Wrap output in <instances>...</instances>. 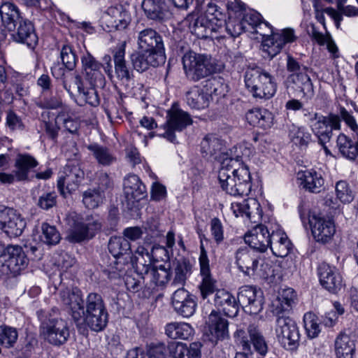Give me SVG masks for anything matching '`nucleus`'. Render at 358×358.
<instances>
[{"instance_id": "1", "label": "nucleus", "mask_w": 358, "mask_h": 358, "mask_svg": "<svg viewBox=\"0 0 358 358\" xmlns=\"http://www.w3.org/2000/svg\"><path fill=\"white\" fill-rule=\"evenodd\" d=\"M59 299L80 334L87 336L89 330L100 332L107 327L109 314L101 294L90 292L84 300L78 287L66 288L59 292Z\"/></svg>"}, {"instance_id": "2", "label": "nucleus", "mask_w": 358, "mask_h": 358, "mask_svg": "<svg viewBox=\"0 0 358 358\" xmlns=\"http://www.w3.org/2000/svg\"><path fill=\"white\" fill-rule=\"evenodd\" d=\"M244 25L250 26L253 32L263 37L264 48L271 58H273L278 54L287 43H293L296 36L292 29L287 28L280 32L273 31V27L264 20H262L259 13L254 12L244 15L243 20Z\"/></svg>"}, {"instance_id": "3", "label": "nucleus", "mask_w": 358, "mask_h": 358, "mask_svg": "<svg viewBox=\"0 0 358 358\" xmlns=\"http://www.w3.org/2000/svg\"><path fill=\"white\" fill-rule=\"evenodd\" d=\"M310 121L313 122L310 127L314 134L317 137L318 142L329 143L332 136L334 130H341V120L355 133L358 134V124L354 116L344 107H341L339 115L330 113L328 115H323L317 113L309 114Z\"/></svg>"}, {"instance_id": "4", "label": "nucleus", "mask_w": 358, "mask_h": 358, "mask_svg": "<svg viewBox=\"0 0 358 358\" xmlns=\"http://www.w3.org/2000/svg\"><path fill=\"white\" fill-rule=\"evenodd\" d=\"M286 69L290 73L284 81L288 95L300 96L306 101L311 100L315 96V90L312 80L307 73L308 68L288 55Z\"/></svg>"}, {"instance_id": "5", "label": "nucleus", "mask_w": 358, "mask_h": 358, "mask_svg": "<svg viewBox=\"0 0 358 358\" xmlns=\"http://www.w3.org/2000/svg\"><path fill=\"white\" fill-rule=\"evenodd\" d=\"M41 322L40 334L49 344L59 347L65 344L70 337L68 322L58 317V310L52 308V313L43 310L37 312Z\"/></svg>"}, {"instance_id": "6", "label": "nucleus", "mask_w": 358, "mask_h": 358, "mask_svg": "<svg viewBox=\"0 0 358 358\" xmlns=\"http://www.w3.org/2000/svg\"><path fill=\"white\" fill-rule=\"evenodd\" d=\"M182 61L187 78L194 82L220 73L224 69V64L211 55L193 51L186 52Z\"/></svg>"}, {"instance_id": "7", "label": "nucleus", "mask_w": 358, "mask_h": 358, "mask_svg": "<svg viewBox=\"0 0 358 358\" xmlns=\"http://www.w3.org/2000/svg\"><path fill=\"white\" fill-rule=\"evenodd\" d=\"M234 337L236 345L243 350L236 352L234 358H252V346L254 350L262 356H264L268 352L266 339L259 325L255 323L250 324L246 331L238 329Z\"/></svg>"}, {"instance_id": "8", "label": "nucleus", "mask_w": 358, "mask_h": 358, "mask_svg": "<svg viewBox=\"0 0 358 358\" xmlns=\"http://www.w3.org/2000/svg\"><path fill=\"white\" fill-rule=\"evenodd\" d=\"M244 78L246 88L255 98L269 99L276 92L274 77L260 67L248 68Z\"/></svg>"}, {"instance_id": "9", "label": "nucleus", "mask_w": 358, "mask_h": 358, "mask_svg": "<svg viewBox=\"0 0 358 358\" xmlns=\"http://www.w3.org/2000/svg\"><path fill=\"white\" fill-rule=\"evenodd\" d=\"M298 210L301 222L305 224L307 218L302 203L299 206ZM308 221L313 236L317 242L327 243L331 241L336 233V227L332 218L321 213H309Z\"/></svg>"}, {"instance_id": "10", "label": "nucleus", "mask_w": 358, "mask_h": 358, "mask_svg": "<svg viewBox=\"0 0 358 358\" xmlns=\"http://www.w3.org/2000/svg\"><path fill=\"white\" fill-rule=\"evenodd\" d=\"M38 165V161L33 156L29 154H19L15 158L12 173H0V181L8 184L29 181L34 178V169Z\"/></svg>"}, {"instance_id": "11", "label": "nucleus", "mask_w": 358, "mask_h": 358, "mask_svg": "<svg viewBox=\"0 0 358 358\" xmlns=\"http://www.w3.org/2000/svg\"><path fill=\"white\" fill-rule=\"evenodd\" d=\"M192 122V119L189 113L173 104L167 111L166 122L159 129V130L162 129L164 132L163 134H159V135L171 143H176L175 132L182 131L187 126L191 125Z\"/></svg>"}, {"instance_id": "12", "label": "nucleus", "mask_w": 358, "mask_h": 358, "mask_svg": "<svg viewBox=\"0 0 358 358\" xmlns=\"http://www.w3.org/2000/svg\"><path fill=\"white\" fill-rule=\"evenodd\" d=\"M67 238L71 243H80L85 240L92 238L98 231L101 229V224L93 219H84L77 215L69 218Z\"/></svg>"}, {"instance_id": "13", "label": "nucleus", "mask_w": 358, "mask_h": 358, "mask_svg": "<svg viewBox=\"0 0 358 358\" xmlns=\"http://www.w3.org/2000/svg\"><path fill=\"white\" fill-rule=\"evenodd\" d=\"M275 334L278 342L287 350H296L300 334L296 322L289 316H275Z\"/></svg>"}, {"instance_id": "14", "label": "nucleus", "mask_w": 358, "mask_h": 358, "mask_svg": "<svg viewBox=\"0 0 358 358\" xmlns=\"http://www.w3.org/2000/svg\"><path fill=\"white\" fill-rule=\"evenodd\" d=\"M238 163L237 159L230 158L224 160L218 173V180L222 189L227 194L234 196H248L251 191L249 186L237 181L231 173L229 167L234 168Z\"/></svg>"}, {"instance_id": "15", "label": "nucleus", "mask_w": 358, "mask_h": 358, "mask_svg": "<svg viewBox=\"0 0 358 358\" xmlns=\"http://www.w3.org/2000/svg\"><path fill=\"white\" fill-rule=\"evenodd\" d=\"M136 272L141 276L143 283L152 289L164 287L171 278L170 268H166L163 265L153 266L150 263H143L141 259L136 266Z\"/></svg>"}, {"instance_id": "16", "label": "nucleus", "mask_w": 358, "mask_h": 358, "mask_svg": "<svg viewBox=\"0 0 358 358\" xmlns=\"http://www.w3.org/2000/svg\"><path fill=\"white\" fill-rule=\"evenodd\" d=\"M26 225L25 219L16 210L0 206V229L8 236H21Z\"/></svg>"}, {"instance_id": "17", "label": "nucleus", "mask_w": 358, "mask_h": 358, "mask_svg": "<svg viewBox=\"0 0 358 358\" xmlns=\"http://www.w3.org/2000/svg\"><path fill=\"white\" fill-rule=\"evenodd\" d=\"M84 171L77 162H69L64 168L63 175L57 181V188L62 196L76 191L84 178Z\"/></svg>"}, {"instance_id": "18", "label": "nucleus", "mask_w": 358, "mask_h": 358, "mask_svg": "<svg viewBox=\"0 0 358 358\" xmlns=\"http://www.w3.org/2000/svg\"><path fill=\"white\" fill-rule=\"evenodd\" d=\"M236 301L245 313L257 315L263 310L264 299L260 289L245 285L239 288Z\"/></svg>"}, {"instance_id": "19", "label": "nucleus", "mask_w": 358, "mask_h": 358, "mask_svg": "<svg viewBox=\"0 0 358 358\" xmlns=\"http://www.w3.org/2000/svg\"><path fill=\"white\" fill-rule=\"evenodd\" d=\"M200 254L199 263L200 267V274L202 277L201 282L199 285L201 296L203 299H206L210 294L216 292V280L211 275L209 259L206 250L204 248L202 241L200 243Z\"/></svg>"}, {"instance_id": "20", "label": "nucleus", "mask_w": 358, "mask_h": 358, "mask_svg": "<svg viewBox=\"0 0 358 358\" xmlns=\"http://www.w3.org/2000/svg\"><path fill=\"white\" fill-rule=\"evenodd\" d=\"M138 49L166 60L165 50L162 36L155 29L147 28L138 33Z\"/></svg>"}, {"instance_id": "21", "label": "nucleus", "mask_w": 358, "mask_h": 358, "mask_svg": "<svg viewBox=\"0 0 358 358\" xmlns=\"http://www.w3.org/2000/svg\"><path fill=\"white\" fill-rule=\"evenodd\" d=\"M3 266L13 275L19 274L28 265L29 259L23 248L19 245H8L1 255Z\"/></svg>"}, {"instance_id": "22", "label": "nucleus", "mask_w": 358, "mask_h": 358, "mask_svg": "<svg viewBox=\"0 0 358 358\" xmlns=\"http://www.w3.org/2000/svg\"><path fill=\"white\" fill-rule=\"evenodd\" d=\"M171 304L176 313L188 318L192 316L196 309V298L184 287H179L171 296Z\"/></svg>"}, {"instance_id": "23", "label": "nucleus", "mask_w": 358, "mask_h": 358, "mask_svg": "<svg viewBox=\"0 0 358 358\" xmlns=\"http://www.w3.org/2000/svg\"><path fill=\"white\" fill-rule=\"evenodd\" d=\"M82 72L90 85L103 87L106 85L104 75L101 72V63L97 61L90 52L81 57Z\"/></svg>"}, {"instance_id": "24", "label": "nucleus", "mask_w": 358, "mask_h": 358, "mask_svg": "<svg viewBox=\"0 0 358 358\" xmlns=\"http://www.w3.org/2000/svg\"><path fill=\"white\" fill-rule=\"evenodd\" d=\"M244 240L252 249L264 252L271 243V232L267 226L257 224L245 235Z\"/></svg>"}, {"instance_id": "25", "label": "nucleus", "mask_w": 358, "mask_h": 358, "mask_svg": "<svg viewBox=\"0 0 358 358\" xmlns=\"http://www.w3.org/2000/svg\"><path fill=\"white\" fill-rule=\"evenodd\" d=\"M320 285L330 293L336 294L343 287V279L335 267L322 262L317 267Z\"/></svg>"}, {"instance_id": "26", "label": "nucleus", "mask_w": 358, "mask_h": 358, "mask_svg": "<svg viewBox=\"0 0 358 358\" xmlns=\"http://www.w3.org/2000/svg\"><path fill=\"white\" fill-rule=\"evenodd\" d=\"M11 34L13 40L17 43L26 45L34 49L38 43V38L31 21L24 18L21 20Z\"/></svg>"}, {"instance_id": "27", "label": "nucleus", "mask_w": 358, "mask_h": 358, "mask_svg": "<svg viewBox=\"0 0 358 358\" xmlns=\"http://www.w3.org/2000/svg\"><path fill=\"white\" fill-rule=\"evenodd\" d=\"M171 269V277L172 286L183 287L188 278L193 272V264L190 260L185 257L176 259L173 262Z\"/></svg>"}, {"instance_id": "28", "label": "nucleus", "mask_w": 358, "mask_h": 358, "mask_svg": "<svg viewBox=\"0 0 358 358\" xmlns=\"http://www.w3.org/2000/svg\"><path fill=\"white\" fill-rule=\"evenodd\" d=\"M297 294L294 289L288 287L279 292L273 303V313L275 316H289L297 303Z\"/></svg>"}, {"instance_id": "29", "label": "nucleus", "mask_w": 358, "mask_h": 358, "mask_svg": "<svg viewBox=\"0 0 358 358\" xmlns=\"http://www.w3.org/2000/svg\"><path fill=\"white\" fill-rule=\"evenodd\" d=\"M213 304L218 310L222 311L226 316L233 317L238 315V305L235 297L228 291L220 289L215 293Z\"/></svg>"}, {"instance_id": "30", "label": "nucleus", "mask_w": 358, "mask_h": 358, "mask_svg": "<svg viewBox=\"0 0 358 358\" xmlns=\"http://www.w3.org/2000/svg\"><path fill=\"white\" fill-rule=\"evenodd\" d=\"M90 156L98 165L108 167L115 164L117 158L115 152L110 148L98 143H92L85 145Z\"/></svg>"}, {"instance_id": "31", "label": "nucleus", "mask_w": 358, "mask_h": 358, "mask_svg": "<svg viewBox=\"0 0 358 358\" xmlns=\"http://www.w3.org/2000/svg\"><path fill=\"white\" fill-rule=\"evenodd\" d=\"M130 61L134 69L141 73L147 71L150 66L157 67L166 62L164 57H158L141 50L130 55Z\"/></svg>"}, {"instance_id": "32", "label": "nucleus", "mask_w": 358, "mask_h": 358, "mask_svg": "<svg viewBox=\"0 0 358 358\" xmlns=\"http://www.w3.org/2000/svg\"><path fill=\"white\" fill-rule=\"evenodd\" d=\"M199 342L192 343L189 346L180 342L172 341L169 343L167 350L173 358H201V348Z\"/></svg>"}, {"instance_id": "33", "label": "nucleus", "mask_w": 358, "mask_h": 358, "mask_svg": "<svg viewBox=\"0 0 358 358\" xmlns=\"http://www.w3.org/2000/svg\"><path fill=\"white\" fill-rule=\"evenodd\" d=\"M142 8L147 17L155 21L162 22L171 16L164 0H143Z\"/></svg>"}, {"instance_id": "34", "label": "nucleus", "mask_w": 358, "mask_h": 358, "mask_svg": "<svg viewBox=\"0 0 358 358\" xmlns=\"http://www.w3.org/2000/svg\"><path fill=\"white\" fill-rule=\"evenodd\" d=\"M236 264L244 274L252 275L255 274L259 264L258 257L254 252L247 248H239L236 252Z\"/></svg>"}, {"instance_id": "35", "label": "nucleus", "mask_w": 358, "mask_h": 358, "mask_svg": "<svg viewBox=\"0 0 358 358\" xmlns=\"http://www.w3.org/2000/svg\"><path fill=\"white\" fill-rule=\"evenodd\" d=\"M210 335L217 340H223L228 337V321L220 313L213 310L206 322Z\"/></svg>"}, {"instance_id": "36", "label": "nucleus", "mask_w": 358, "mask_h": 358, "mask_svg": "<svg viewBox=\"0 0 358 358\" xmlns=\"http://www.w3.org/2000/svg\"><path fill=\"white\" fill-rule=\"evenodd\" d=\"M115 71L117 78L123 82H130L134 80L133 71L127 65L125 56V44L117 46L113 50Z\"/></svg>"}, {"instance_id": "37", "label": "nucleus", "mask_w": 358, "mask_h": 358, "mask_svg": "<svg viewBox=\"0 0 358 358\" xmlns=\"http://www.w3.org/2000/svg\"><path fill=\"white\" fill-rule=\"evenodd\" d=\"M223 150V141L216 134H208L201 142L202 156L208 159H217Z\"/></svg>"}, {"instance_id": "38", "label": "nucleus", "mask_w": 358, "mask_h": 358, "mask_svg": "<svg viewBox=\"0 0 358 358\" xmlns=\"http://www.w3.org/2000/svg\"><path fill=\"white\" fill-rule=\"evenodd\" d=\"M271 241L269 248L275 256L285 257L289 255L292 244L284 231L280 229L272 230Z\"/></svg>"}, {"instance_id": "39", "label": "nucleus", "mask_w": 358, "mask_h": 358, "mask_svg": "<svg viewBox=\"0 0 358 358\" xmlns=\"http://www.w3.org/2000/svg\"><path fill=\"white\" fill-rule=\"evenodd\" d=\"M300 185L312 193H320L323 189L324 180L320 172L313 169L306 170L298 173Z\"/></svg>"}, {"instance_id": "40", "label": "nucleus", "mask_w": 358, "mask_h": 358, "mask_svg": "<svg viewBox=\"0 0 358 358\" xmlns=\"http://www.w3.org/2000/svg\"><path fill=\"white\" fill-rule=\"evenodd\" d=\"M186 21L189 22V28L192 34L199 38H206L212 33L213 24L210 19L200 15H189Z\"/></svg>"}, {"instance_id": "41", "label": "nucleus", "mask_w": 358, "mask_h": 358, "mask_svg": "<svg viewBox=\"0 0 358 358\" xmlns=\"http://www.w3.org/2000/svg\"><path fill=\"white\" fill-rule=\"evenodd\" d=\"M334 352L336 358H353L356 352L355 341L350 335L340 333L334 341Z\"/></svg>"}, {"instance_id": "42", "label": "nucleus", "mask_w": 358, "mask_h": 358, "mask_svg": "<svg viewBox=\"0 0 358 358\" xmlns=\"http://www.w3.org/2000/svg\"><path fill=\"white\" fill-rule=\"evenodd\" d=\"M0 15L3 27L9 31L14 30L21 20L24 19L18 8L10 2L3 3L0 6Z\"/></svg>"}, {"instance_id": "43", "label": "nucleus", "mask_w": 358, "mask_h": 358, "mask_svg": "<svg viewBox=\"0 0 358 358\" xmlns=\"http://www.w3.org/2000/svg\"><path fill=\"white\" fill-rule=\"evenodd\" d=\"M124 190L128 198L136 201H141L147 196L145 185L136 175H129L124 180Z\"/></svg>"}, {"instance_id": "44", "label": "nucleus", "mask_w": 358, "mask_h": 358, "mask_svg": "<svg viewBox=\"0 0 358 358\" xmlns=\"http://www.w3.org/2000/svg\"><path fill=\"white\" fill-rule=\"evenodd\" d=\"M106 13L110 17L111 26L117 30H124L131 21L130 13L122 6H110Z\"/></svg>"}, {"instance_id": "45", "label": "nucleus", "mask_w": 358, "mask_h": 358, "mask_svg": "<svg viewBox=\"0 0 358 358\" xmlns=\"http://www.w3.org/2000/svg\"><path fill=\"white\" fill-rule=\"evenodd\" d=\"M336 147L341 156L347 159L354 161L358 156V140L354 142L343 133L337 136Z\"/></svg>"}, {"instance_id": "46", "label": "nucleus", "mask_w": 358, "mask_h": 358, "mask_svg": "<svg viewBox=\"0 0 358 358\" xmlns=\"http://www.w3.org/2000/svg\"><path fill=\"white\" fill-rule=\"evenodd\" d=\"M166 334L171 339L187 340L194 334V329L186 322H171L166 326Z\"/></svg>"}, {"instance_id": "47", "label": "nucleus", "mask_w": 358, "mask_h": 358, "mask_svg": "<svg viewBox=\"0 0 358 358\" xmlns=\"http://www.w3.org/2000/svg\"><path fill=\"white\" fill-rule=\"evenodd\" d=\"M187 103L194 109L201 110L208 106L209 94L198 87H194L186 93Z\"/></svg>"}, {"instance_id": "48", "label": "nucleus", "mask_w": 358, "mask_h": 358, "mask_svg": "<svg viewBox=\"0 0 358 358\" xmlns=\"http://www.w3.org/2000/svg\"><path fill=\"white\" fill-rule=\"evenodd\" d=\"M59 58L63 66L68 71H73L76 67L78 57L73 45L65 43L59 47Z\"/></svg>"}, {"instance_id": "49", "label": "nucleus", "mask_w": 358, "mask_h": 358, "mask_svg": "<svg viewBox=\"0 0 358 358\" xmlns=\"http://www.w3.org/2000/svg\"><path fill=\"white\" fill-rule=\"evenodd\" d=\"M289 137L296 145L306 147L311 141V134L304 127L292 124L289 127Z\"/></svg>"}, {"instance_id": "50", "label": "nucleus", "mask_w": 358, "mask_h": 358, "mask_svg": "<svg viewBox=\"0 0 358 358\" xmlns=\"http://www.w3.org/2000/svg\"><path fill=\"white\" fill-rule=\"evenodd\" d=\"M131 250V245L127 239L124 237H111L108 243V250L115 257L127 254Z\"/></svg>"}, {"instance_id": "51", "label": "nucleus", "mask_w": 358, "mask_h": 358, "mask_svg": "<svg viewBox=\"0 0 358 358\" xmlns=\"http://www.w3.org/2000/svg\"><path fill=\"white\" fill-rule=\"evenodd\" d=\"M105 194L96 188H90L83 194V202L90 209L97 208L103 202Z\"/></svg>"}, {"instance_id": "52", "label": "nucleus", "mask_w": 358, "mask_h": 358, "mask_svg": "<svg viewBox=\"0 0 358 358\" xmlns=\"http://www.w3.org/2000/svg\"><path fill=\"white\" fill-rule=\"evenodd\" d=\"M18 338L16 328L6 324L0 326V344L10 348L14 346Z\"/></svg>"}, {"instance_id": "53", "label": "nucleus", "mask_w": 358, "mask_h": 358, "mask_svg": "<svg viewBox=\"0 0 358 358\" xmlns=\"http://www.w3.org/2000/svg\"><path fill=\"white\" fill-rule=\"evenodd\" d=\"M229 169L230 171H229L234 177H236L237 181L244 183L246 186H249L250 189L252 188L250 172L245 164L240 163L238 159L236 165H234V168L229 167Z\"/></svg>"}, {"instance_id": "54", "label": "nucleus", "mask_w": 358, "mask_h": 358, "mask_svg": "<svg viewBox=\"0 0 358 358\" xmlns=\"http://www.w3.org/2000/svg\"><path fill=\"white\" fill-rule=\"evenodd\" d=\"M317 320V317L310 312L306 313L303 316L304 327L310 338L317 337L321 331Z\"/></svg>"}, {"instance_id": "55", "label": "nucleus", "mask_w": 358, "mask_h": 358, "mask_svg": "<svg viewBox=\"0 0 358 358\" xmlns=\"http://www.w3.org/2000/svg\"><path fill=\"white\" fill-rule=\"evenodd\" d=\"M41 241L47 245H56L60 241V234L55 226L43 223L41 226Z\"/></svg>"}, {"instance_id": "56", "label": "nucleus", "mask_w": 358, "mask_h": 358, "mask_svg": "<svg viewBox=\"0 0 358 358\" xmlns=\"http://www.w3.org/2000/svg\"><path fill=\"white\" fill-rule=\"evenodd\" d=\"M96 87L92 86L91 88H85L84 90L78 94V104L83 106L87 103L92 106H97L99 104L100 100Z\"/></svg>"}, {"instance_id": "57", "label": "nucleus", "mask_w": 358, "mask_h": 358, "mask_svg": "<svg viewBox=\"0 0 358 358\" xmlns=\"http://www.w3.org/2000/svg\"><path fill=\"white\" fill-rule=\"evenodd\" d=\"M262 217V210L259 201L253 198L247 199L246 217L251 222H257Z\"/></svg>"}, {"instance_id": "58", "label": "nucleus", "mask_w": 358, "mask_h": 358, "mask_svg": "<svg viewBox=\"0 0 358 358\" xmlns=\"http://www.w3.org/2000/svg\"><path fill=\"white\" fill-rule=\"evenodd\" d=\"M337 198L343 203H350L354 199V194L348 183L344 180L338 181L336 185Z\"/></svg>"}, {"instance_id": "59", "label": "nucleus", "mask_w": 358, "mask_h": 358, "mask_svg": "<svg viewBox=\"0 0 358 358\" xmlns=\"http://www.w3.org/2000/svg\"><path fill=\"white\" fill-rule=\"evenodd\" d=\"M57 195L55 191L44 192L38 198L37 206L43 209L48 210L57 204Z\"/></svg>"}, {"instance_id": "60", "label": "nucleus", "mask_w": 358, "mask_h": 358, "mask_svg": "<svg viewBox=\"0 0 358 358\" xmlns=\"http://www.w3.org/2000/svg\"><path fill=\"white\" fill-rule=\"evenodd\" d=\"M57 121L61 122L64 129L71 134H76L80 127V123L78 120L73 118L66 116L64 113H59L57 116Z\"/></svg>"}, {"instance_id": "61", "label": "nucleus", "mask_w": 358, "mask_h": 358, "mask_svg": "<svg viewBox=\"0 0 358 358\" xmlns=\"http://www.w3.org/2000/svg\"><path fill=\"white\" fill-rule=\"evenodd\" d=\"M62 104L60 97L56 95L43 96L40 99L36 105L41 108L57 109Z\"/></svg>"}, {"instance_id": "62", "label": "nucleus", "mask_w": 358, "mask_h": 358, "mask_svg": "<svg viewBox=\"0 0 358 358\" xmlns=\"http://www.w3.org/2000/svg\"><path fill=\"white\" fill-rule=\"evenodd\" d=\"M210 232L215 242L218 245L224 240V229L220 220L214 217L210 221Z\"/></svg>"}, {"instance_id": "63", "label": "nucleus", "mask_w": 358, "mask_h": 358, "mask_svg": "<svg viewBox=\"0 0 358 358\" xmlns=\"http://www.w3.org/2000/svg\"><path fill=\"white\" fill-rule=\"evenodd\" d=\"M167 348L163 343H152L148 345L147 355L148 358H165Z\"/></svg>"}, {"instance_id": "64", "label": "nucleus", "mask_w": 358, "mask_h": 358, "mask_svg": "<svg viewBox=\"0 0 358 358\" xmlns=\"http://www.w3.org/2000/svg\"><path fill=\"white\" fill-rule=\"evenodd\" d=\"M247 29L242 20H229L226 23L227 33L234 38L240 36Z\"/></svg>"}]
</instances>
